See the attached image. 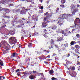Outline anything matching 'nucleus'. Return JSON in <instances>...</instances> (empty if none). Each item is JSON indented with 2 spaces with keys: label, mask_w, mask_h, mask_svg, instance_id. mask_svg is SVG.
Returning a JSON list of instances; mask_svg holds the SVG:
<instances>
[{
  "label": "nucleus",
  "mask_w": 80,
  "mask_h": 80,
  "mask_svg": "<svg viewBox=\"0 0 80 80\" xmlns=\"http://www.w3.org/2000/svg\"><path fill=\"white\" fill-rule=\"evenodd\" d=\"M21 39H23L24 38L22 36L21 37Z\"/></svg>",
  "instance_id": "63"
},
{
  "label": "nucleus",
  "mask_w": 80,
  "mask_h": 80,
  "mask_svg": "<svg viewBox=\"0 0 80 80\" xmlns=\"http://www.w3.org/2000/svg\"><path fill=\"white\" fill-rule=\"evenodd\" d=\"M28 11V10L27 9H26L24 10H22L20 11V14L22 15H25L27 13V12Z\"/></svg>",
  "instance_id": "5"
},
{
  "label": "nucleus",
  "mask_w": 80,
  "mask_h": 80,
  "mask_svg": "<svg viewBox=\"0 0 80 80\" xmlns=\"http://www.w3.org/2000/svg\"><path fill=\"white\" fill-rule=\"evenodd\" d=\"M29 78L30 79H31V80H33V79H35L33 77V75H30Z\"/></svg>",
  "instance_id": "15"
},
{
  "label": "nucleus",
  "mask_w": 80,
  "mask_h": 80,
  "mask_svg": "<svg viewBox=\"0 0 80 80\" xmlns=\"http://www.w3.org/2000/svg\"><path fill=\"white\" fill-rule=\"evenodd\" d=\"M77 7H80V5L79 4H77Z\"/></svg>",
  "instance_id": "56"
},
{
  "label": "nucleus",
  "mask_w": 80,
  "mask_h": 80,
  "mask_svg": "<svg viewBox=\"0 0 80 80\" xmlns=\"http://www.w3.org/2000/svg\"><path fill=\"white\" fill-rule=\"evenodd\" d=\"M78 62L77 63V64L78 65V64H80V62H78Z\"/></svg>",
  "instance_id": "60"
},
{
  "label": "nucleus",
  "mask_w": 80,
  "mask_h": 80,
  "mask_svg": "<svg viewBox=\"0 0 80 80\" xmlns=\"http://www.w3.org/2000/svg\"><path fill=\"white\" fill-rule=\"evenodd\" d=\"M59 11V8H57L56 10V13H58V12Z\"/></svg>",
  "instance_id": "29"
},
{
  "label": "nucleus",
  "mask_w": 80,
  "mask_h": 80,
  "mask_svg": "<svg viewBox=\"0 0 80 80\" xmlns=\"http://www.w3.org/2000/svg\"><path fill=\"white\" fill-rule=\"evenodd\" d=\"M19 47H18L19 48H20V47H22V45H21V44H19Z\"/></svg>",
  "instance_id": "52"
},
{
  "label": "nucleus",
  "mask_w": 80,
  "mask_h": 80,
  "mask_svg": "<svg viewBox=\"0 0 80 80\" xmlns=\"http://www.w3.org/2000/svg\"><path fill=\"white\" fill-rule=\"evenodd\" d=\"M67 57H69L70 56V54L69 53L68 55L67 54Z\"/></svg>",
  "instance_id": "45"
},
{
  "label": "nucleus",
  "mask_w": 80,
  "mask_h": 80,
  "mask_svg": "<svg viewBox=\"0 0 80 80\" xmlns=\"http://www.w3.org/2000/svg\"><path fill=\"white\" fill-rule=\"evenodd\" d=\"M12 48H16V46H15V45H14L12 47Z\"/></svg>",
  "instance_id": "41"
},
{
  "label": "nucleus",
  "mask_w": 80,
  "mask_h": 80,
  "mask_svg": "<svg viewBox=\"0 0 80 80\" xmlns=\"http://www.w3.org/2000/svg\"><path fill=\"white\" fill-rule=\"evenodd\" d=\"M56 55H57V54H55V53L53 54V56H56Z\"/></svg>",
  "instance_id": "61"
},
{
  "label": "nucleus",
  "mask_w": 80,
  "mask_h": 80,
  "mask_svg": "<svg viewBox=\"0 0 80 80\" xmlns=\"http://www.w3.org/2000/svg\"><path fill=\"white\" fill-rule=\"evenodd\" d=\"M32 43H29V44L28 46L29 47H31V46H32Z\"/></svg>",
  "instance_id": "36"
},
{
  "label": "nucleus",
  "mask_w": 80,
  "mask_h": 80,
  "mask_svg": "<svg viewBox=\"0 0 80 80\" xmlns=\"http://www.w3.org/2000/svg\"><path fill=\"white\" fill-rule=\"evenodd\" d=\"M20 71V70H19V69H17V70H16V72H18Z\"/></svg>",
  "instance_id": "47"
},
{
  "label": "nucleus",
  "mask_w": 80,
  "mask_h": 80,
  "mask_svg": "<svg viewBox=\"0 0 80 80\" xmlns=\"http://www.w3.org/2000/svg\"><path fill=\"white\" fill-rule=\"evenodd\" d=\"M76 12H78V8H77L75 9H73V11L72 12V14H68V16H69V17H71V16H72V15H75Z\"/></svg>",
  "instance_id": "4"
},
{
  "label": "nucleus",
  "mask_w": 80,
  "mask_h": 80,
  "mask_svg": "<svg viewBox=\"0 0 80 80\" xmlns=\"http://www.w3.org/2000/svg\"><path fill=\"white\" fill-rule=\"evenodd\" d=\"M76 37H77V38H80V34H76Z\"/></svg>",
  "instance_id": "33"
},
{
  "label": "nucleus",
  "mask_w": 80,
  "mask_h": 80,
  "mask_svg": "<svg viewBox=\"0 0 80 80\" xmlns=\"http://www.w3.org/2000/svg\"><path fill=\"white\" fill-rule=\"evenodd\" d=\"M60 6L62 8H65V5H60Z\"/></svg>",
  "instance_id": "38"
},
{
  "label": "nucleus",
  "mask_w": 80,
  "mask_h": 80,
  "mask_svg": "<svg viewBox=\"0 0 80 80\" xmlns=\"http://www.w3.org/2000/svg\"><path fill=\"white\" fill-rule=\"evenodd\" d=\"M37 18H35L34 19H33V20H34V21H35V22H37V21H38V19Z\"/></svg>",
  "instance_id": "39"
},
{
  "label": "nucleus",
  "mask_w": 80,
  "mask_h": 80,
  "mask_svg": "<svg viewBox=\"0 0 80 80\" xmlns=\"http://www.w3.org/2000/svg\"><path fill=\"white\" fill-rule=\"evenodd\" d=\"M13 7V4H8V7Z\"/></svg>",
  "instance_id": "30"
},
{
  "label": "nucleus",
  "mask_w": 80,
  "mask_h": 80,
  "mask_svg": "<svg viewBox=\"0 0 80 80\" xmlns=\"http://www.w3.org/2000/svg\"><path fill=\"white\" fill-rule=\"evenodd\" d=\"M18 56V54L16 52H14L12 54V55L11 56V57H16Z\"/></svg>",
  "instance_id": "9"
},
{
  "label": "nucleus",
  "mask_w": 80,
  "mask_h": 80,
  "mask_svg": "<svg viewBox=\"0 0 80 80\" xmlns=\"http://www.w3.org/2000/svg\"><path fill=\"white\" fill-rule=\"evenodd\" d=\"M63 65H64V66H67V64H65V63H64Z\"/></svg>",
  "instance_id": "64"
},
{
  "label": "nucleus",
  "mask_w": 80,
  "mask_h": 80,
  "mask_svg": "<svg viewBox=\"0 0 80 80\" xmlns=\"http://www.w3.org/2000/svg\"><path fill=\"white\" fill-rule=\"evenodd\" d=\"M25 20H26V19H25V18H22V22H23V21L24 22H25Z\"/></svg>",
  "instance_id": "34"
},
{
  "label": "nucleus",
  "mask_w": 80,
  "mask_h": 80,
  "mask_svg": "<svg viewBox=\"0 0 80 80\" xmlns=\"http://www.w3.org/2000/svg\"><path fill=\"white\" fill-rule=\"evenodd\" d=\"M42 27H43V28H45V27H46L47 26V23H48V22H42Z\"/></svg>",
  "instance_id": "7"
},
{
  "label": "nucleus",
  "mask_w": 80,
  "mask_h": 80,
  "mask_svg": "<svg viewBox=\"0 0 80 80\" xmlns=\"http://www.w3.org/2000/svg\"><path fill=\"white\" fill-rule=\"evenodd\" d=\"M27 60H28V61H30V57H28Z\"/></svg>",
  "instance_id": "44"
},
{
  "label": "nucleus",
  "mask_w": 80,
  "mask_h": 80,
  "mask_svg": "<svg viewBox=\"0 0 80 80\" xmlns=\"http://www.w3.org/2000/svg\"><path fill=\"white\" fill-rule=\"evenodd\" d=\"M76 7V5L75 4H72L71 6H70V8L71 9V10H72L73 9H75V7Z\"/></svg>",
  "instance_id": "8"
},
{
  "label": "nucleus",
  "mask_w": 80,
  "mask_h": 80,
  "mask_svg": "<svg viewBox=\"0 0 80 80\" xmlns=\"http://www.w3.org/2000/svg\"><path fill=\"white\" fill-rule=\"evenodd\" d=\"M43 31H44V32L45 33H47V30H46V29H44Z\"/></svg>",
  "instance_id": "42"
},
{
  "label": "nucleus",
  "mask_w": 80,
  "mask_h": 80,
  "mask_svg": "<svg viewBox=\"0 0 80 80\" xmlns=\"http://www.w3.org/2000/svg\"><path fill=\"white\" fill-rule=\"evenodd\" d=\"M15 31H10L9 32V33L11 35H13L15 34Z\"/></svg>",
  "instance_id": "12"
},
{
  "label": "nucleus",
  "mask_w": 80,
  "mask_h": 80,
  "mask_svg": "<svg viewBox=\"0 0 80 80\" xmlns=\"http://www.w3.org/2000/svg\"><path fill=\"white\" fill-rule=\"evenodd\" d=\"M6 25H5L4 26H2L1 27V28H3V27H6Z\"/></svg>",
  "instance_id": "51"
},
{
  "label": "nucleus",
  "mask_w": 80,
  "mask_h": 80,
  "mask_svg": "<svg viewBox=\"0 0 80 80\" xmlns=\"http://www.w3.org/2000/svg\"><path fill=\"white\" fill-rule=\"evenodd\" d=\"M51 45V46H49L48 47L49 49H51V48H53V46H52V45Z\"/></svg>",
  "instance_id": "27"
},
{
  "label": "nucleus",
  "mask_w": 80,
  "mask_h": 80,
  "mask_svg": "<svg viewBox=\"0 0 80 80\" xmlns=\"http://www.w3.org/2000/svg\"><path fill=\"white\" fill-rule=\"evenodd\" d=\"M77 43H79V44L80 45V41H78V42H77Z\"/></svg>",
  "instance_id": "62"
},
{
  "label": "nucleus",
  "mask_w": 80,
  "mask_h": 80,
  "mask_svg": "<svg viewBox=\"0 0 80 80\" xmlns=\"http://www.w3.org/2000/svg\"><path fill=\"white\" fill-rule=\"evenodd\" d=\"M9 42H11L12 44H15L17 43V40L14 37H11L9 40Z\"/></svg>",
  "instance_id": "1"
},
{
  "label": "nucleus",
  "mask_w": 80,
  "mask_h": 80,
  "mask_svg": "<svg viewBox=\"0 0 80 80\" xmlns=\"http://www.w3.org/2000/svg\"><path fill=\"white\" fill-rule=\"evenodd\" d=\"M2 21L4 22H5V19H2Z\"/></svg>",
  "instance_id": "59"
},
{
  "label": "nucleus",
  "mask_w": 80,
  "mask_h": 80,
  "mask_svg": "<svg viewBox=\"0 0 80 80\" xmlns=\"http://www.w3.org/2000/svg\"><path fill=\"white\" fill-rule=\"evenodd\" d=\"M5 10V11H8V12H9V10L8 9H5L4 8H2V9H0V11H2V10Z\"/></svg>",
  "instance_id": "17"
},
{
  "label": "nucleus",
  "mask_w": 80,
  "mask_h": 80,
  "mask_svg": "<svg viewBox=\"0 0 80 80\" xmlns=\"http://www.w3.org/2000/svg\"><path fill=\"white\" fill-rule=\"evenodd\" d=\"M74 52H75L76 53H78V54H80L79 52V50L78 48L75 49L74 50Z\"/></svg>",
  "instance_id": "13"
},
{
  "label": "nucleus",
  "mask_w": 80,
  "mask_h": 80,
  "mask_svg": "<svg viewBox=\"0 0 80 80\" xmlns=\"http://www.w3.org/2000/svg\"><path fill=\"white\" fill-rule=\"evenodd\" d=\"M61 33H62V34H64V35H65H65H66V33L64 32V31H62L61 32Z\"/></svg>",
  "instance_id": "40"
},
{
  "label": "nucleus",
  "mask_w": 80,
  "mask_h": 80,
  "mask_svg": "<svg viewBox=\"0 0 80 80\" xmlns=\"http://www.w3.org/2000/svg\"><path fill=\"white\" fill-rule=\"evenodd\" d=\"M52 28L53 30H55L57 28V26L55 25H53L52 27Z\"/></svg>",
  "instance_id": "11"
},
{
  "label": "nucleus",
  "mask_w": 80,
  "mask_h": 80,
  "mask_svg": "<svg viewBox=\"0 0 80 80\" xmlns=\"http://www.w3.org/2000/svg\"><path fill=\"white\" fill-rule=\"evenodd\" d=\"M41 9H43V7L42 6H41Z\"/></svg>",
  "instance_id": "57"
},
{
  "label": "nucleus",
  "mask_w": 80,
  "mask_h": 80,
  "mask_svg": "<svg viewBox=\"0 0 80 80\" xmlns=\"http://www.w3.org/2000/svg\"><path fill=\"white\" fill-rule=\"evenodd\" d=\"M63 37H60L58 40V41L59 42H60V41H61V40H62L63 39Z\"/></svg>",
  "instance_id": "23"
},
{
  "label": "nucleus",
  "mask_w": 80,
  "mask_h": 80,
  "mask_svg": "<svg viewBox=\"0 0 80 80\" xmlns=\"http://www.w3.org/2000/svg\"><path fill=\"white\" fill-rule=\"evenodd\" d=\"M61 20H62L63 19H67L68 18V14L64 13L61 15Z\"/></svg>",
  "instance_id": "2"
},
{
  "label": "nucleus",
  "mask_w": 80,
  "mask_h": 80,
  "mask_svg": "<svg viewBox=\"0 0 80 80\" xmlns=\"http://www.w3.org/2000/svg\"><path fill=\"white\" fill-rule=\"evenodd\" d=\"M56 48H58V46L57 45H55Z\"/></svg>",
  "instance_id": "49"
},
{
  "label": "nucleus",
  "mask_w": 80,
  "mask_h": 80,
  "mask_svg": "<svg viewBox=\"0 0 80 80\" xmlns=\"http://www.w3.org/2000/svg\"><path fill=\"white\" fill-rule=\"evenodd\" d=\"M0 65L1 66H3V62L2 61L0 62Z\"/></svg>",
  "instance_id": "24"
},
{
  "label": "nucleus",
  "mask_w": 80,
  "mask_h": 80,
  "mask_svg": "<svg viewBox=\"0 0 80 80\" xmlns=\"http://www.w3.org/2000/svg\"><path fill=\"white\" fill-rule=\"evenodd\" d=\"M68 43H66V44H64V45L65 46V47H68Z\"/></svg>",
  "instance_id": "32"
},
{
  "label": "nucleus",
  "mask_w": 80,
  "mask_h": 80,
  "mask_svg": "<svg viewBox=\"0 0 80 80\" xmlns=\"http://www.w3.org/2000/svg\"><path fill=\"white\" fill-rule=\"evenodd\" d=\"M50 55H48L47 56V57L48 58H50Z\"/></svg>",
  "instance_id": "55"
},
{
  "label": "nucleus",
  "mask_w": 80,
  "mask_h": 80,
  "mask_svg": "<svg viewBox=\"0 0 80 80\" xmlns=\"http://www.w3.org/2000/svg\"><path fill=\"white\" fill-rule=\"evenodd\" d=\"M75 47L77 48H80V46H79L78 45H76L75 46Z\"/></svg>",
  "instance_id": "37"
},
{
  "label": "nucleus",
  "mask_w": 80,
  "mask_h": 80,
  "mask_svg": "<svg viewBox=\"0 0 80 80\" xmlns=\"http://www.w3.org/2000/svg\"><path fill=\"white\" fill-rule=\"evenodd\" d=\"M3 17H4V18H10V17L8 16H5V15L3 16Z\"/></svg>",
  "instance_id": "31"
},
{
  "label": "nucleus",
  "mask_w": 80,
  "mask_h": 80,
  "mask_svg": "<svg viewBox=\"0 0 80 80\" xmlns=\"http://www.w3.org/2000/svg\"><path fill=\"white\" fill-rule=\"evenodd\" d=\"M23 74V77H24V78H26V77H27V73H24Z\"/></svg>",
  "instance_id": "22"
},
{
  "label": "nucleus",
  "mask_w": 80,
  "mask_h": 80,
  "mask_svg": "<svg viewBox=\"0 0 80 80\" xmlns=\"http://www.w3.org/2000/svg\"><path fill=\"white\" fill-rule=\"evenodd\" d=\"M70 68L72 70H75V67H72H72L70 66Z\"/></svg>",
  "instance_id": "20"
},
{
  "label": "nucleus",
  "mask_w": 80,
  "mask_h": 80,
  "mask_svg": "<svg viewBox=\"0 0 80 80\" xmlns=\"http://www.w3.org/2000/svg\"><path fill=\"white\" fill-rule=\"evenodd\" d=\"M2 77H3V79H5V78L3 76H0V80H2L1 78H2Z\"/></svg>",
  "instance_id": "35"
},
{
  "label": "nucleus",
  "mask_w": 80,
  "mask_h": 80,
  "mask_svg": "<svg viewBox=\"0 0 80 80\" xmlns=\"http://www.w3.org/2000/svg\"><path fill=\"white\" fill-rule=\"evenodd\" d=\"M3 43L4 45H6L5 48H7V49L6 50V51H8V50H9L10 46V45H7V41H3Z\"/></svg>",
  "instance_id": "3"
},
{
  "label": "nucleus",
  "mask_w": 80,
  "mask_h": 80,
  "mask_svg": "<svg viewBox=\"0 0 80 80\" xmlns=\"http://www.w3.org/2000/svg\"><path fill=\"white\" fill-rule=\"evenodd\" d=\"M69 63V62H68V61H66V65H68V63Z\"/></svg>",
  "instance_id": "48"
},
{
  "label": "nucleus",
  "mask_w": 80,
  "mask_h": 80,
  "mask_svg": "<svg viewBox=\"0 0 80 80\" xmlns=\"http://www.w3.org/2000/svg\"><path fill=\"white\" fill-rule=\"evenodd\" d=\"M43 36L45 37V38H47L48 37H49L50 34L48 32L46 33L45 34H44Z\"/></svg>",
  "instance_id": "10"
},
{
  "label": "nucleus",
  "mask_w": 80,
  "mask_h": 80,
  "mask_svg": "<svg viewBox=\"0 0 80 80\" xmlns=\"http://www.w3.org/2000/svg\"><path fill=\"white\" fill-rule=\"evenodd\" d=\"M44 16H47L46 17H48H48L50 18L52 17V16L53 15V13H48V12H47L46 13H44Z\"/></svg>",
  "instance_id": "6"
},
{
  "label": "nucleus",
  "mask_w": 80,
  "mask_h": 80,
  "mask_svg": "<svg viewBox=\"0 0 80 80\" xmlns=\"http://www.w3.org/2000/svg\"><path fill=\"white\" fill-rule=\"evenodd\" d=\"M28 19H29V18H30V17H31V14H28Z\"/></svg>",
  "instance_id": "43"
},
{
  "label": "nucleus",
  "mask_w": 80,
  "mask_h": 80,
  "mask_svg": "<svg viewBox=\"0 0 80 80\" xmlns=\"http://www.w3.org/2000/svg\"><path fill=\"white\" fill-rule=\"evenodd\" d=\"M57 24H58L59 25H60L61 27L62 26V25L63 24L62 23H60V21H58L57 22Z\"/></svg>",
  "instance_id": "21"
},
{
  "label": "nucleus",
  "mask_w": 80,
  "mask_h": 80,
  "mask_svg": "<svg viewBox=\"0 0 80 80\" xmlns=\"http://www.w3.org/2000/svg\"><path fill=\"white\" fill-rule=\"evenodd\" d=\"M36 18H37V17H36V15H33L32 16V19H33Z\"/></svg>",
  "instance_id": "25"
},
{
  "label": "nucleus",
  "mask_w": 80,
  "mask_h": 80,
  "mask_svg": "<svg viewBox=\"0 0 80 80\" xmlns=\"http://www.w3.org/2000/svg\"><path fill=\"white\" fill-rule=\"evenodd\" d=\"M62 50H65V48L63 47V48H62Z\"/></svg>",
  "instance_id": "50"
},
{
  "label": "nucleus",
  "mask_w": 80,
  "mask_h": 80,
  "mask_svg": "<svg viewBox=\"0 0 80 80\" xmlns=\"http://www.w3.org/2000/svg\"><path fill=\"white\" fill-rule=\"evenodd\" d=\"M55 42V41L53 40V39H52L51 40L50 43L51 45H52V44H54V42Z\"/></svg>",
  "instance_id": "14"
},
{
  "label": "nucleus",
  "mask_w": 80,
  "mask_h": 80,
  "mask_svg": "<svg viewBox=\"0 0 80 80\" xmlns=\"http://www.w3.org/2000/svg\"><path fill=\"white\" fill-rule=\"evenodd\" d=\"M77 43V42L75 41H72L70 43L71 45L72 46L74 44Z\"/></svg>",
  "instance_id": "16"
},
{
  "label": "nucleus",
  "mask_w": 80,
  "mask_h": 80,
  "mask_svg": "<svg viewBox=\"0 0 80 80\" xmlns=\"http://www.w3.org/2000/svg\"><path fill=\"white\" fill-rule=\"evenodd\" d=\"M54 71L53 70H50L49 72V74H52L53 73Z\"/></svg>",
  "instance_id": "19"
},
{
  "label": "nucleus",
  "mask_w": 80,
  "mask_h": 80,
  "mask_svg": "<svg viewBox=\"0 0 80 80\" xmlns=\"http://www.w3.org/2000/svg\"><path fill=\"white\" fill-rule=\"evenodd\" d=\"M78 68H78V71H80V66H79V67H78Z\"/></svg>",
  "instance_id": "53"
},
{
  "label": "nucleus",
  "mask_w": 80,
  "mask_h": 80,
  "mask_svg": "<svg viewBox=\"0 0 80 80\" xmlns=\"http://www.w3.org/2000/svg\"><path fill=\"white\" fill-rule=\"evenodd\" d=\"M43 51H44V52H47V53H49V52H50L49 50L47 51L46 50H43Z\"/></svg>",
  "instance_id": "46"
},
{
  "label": "nucleus",
  "mask_w": 80,
  "mask_h": 80,
  "mask_svg": "<svg viewBox=\"0 0 80 80\" xmlns=\"http://www.w3.org/2000/svg\"><path fill=\"white\" fill-rule=\"evenodd\" d=\"M47 18H48V17L46 16V17H44L43 20L44 22H47L46 21H47Z\"/></svg>",
  "instance_id": "18"
},
{
  "label": "nucleus",
  "mask_w": 80,
  "mask_h": 80,
  "mask_svg": "<svg viewBox=\"0 0 80 80\" xmlns=\"http://www.w3.org/2000/svg\"><path fill=\"white\" fill-rule=\"evenodd\" d=\"M52 80H58L57 78H55L54 77H52L51 78Z\"/></svg>",
  "instance_id": "28"
},
{
  "label": "nucleus",
  "mask_w": 80,
  "mask_h": 80,
  "mask_svg": "<svg viewBox=\"0 0 80 80\" xmlns=\"http://www.w3.org/2000/svg\"><path fill=\"white\" fill-rule=\"evenodd\" d=\"M61 2L63 4V3H65V0H61Z\"/></svg>",
  "instance_id": "26"
},
{
  "label": "nucleus",
  "mask_w": 80,
  "mask_h": 80,
  "mask_svg": "<svg viewBox=\"0 0 80 80\" xmlns=\"http://www.w3.org/2000/svg\"><path fill=\"white\" fill-rule=\"evenodd\" d=\"M2 3V0H0V4Z\"/></svg>",
  "instance_id": "58"
},
{
  "label": "nucleus",
  "mask_w": 80,
  "mask_h": 80,
  "mask_svg": "<svg viewBox=\"0 0 80 80\" xmlns=\"http://www.w3.org/2000/svg\"><path fill=\"white\" fill-rule=\"evenodd\" d=\"M17 18H15L14 19V21L15 22H17Z\"/></svg>",
  "instance_id": "54"
}]
</instances>
